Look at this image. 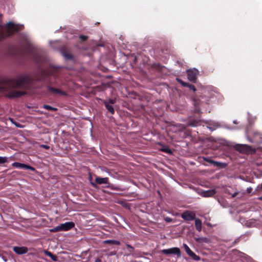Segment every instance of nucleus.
<instances>
[{
	"instance_id": "35",
	"label": "nucleus",
	"mask_w": 262,
	"mask_h": 262,
	"mask_svg": "<svg viewBox=\"0 0 262 262\" xmlns=\"http://www.w3.org/2000/svg\"><path fill=\"white\" fill-rule=\"evenodd\" d=\"M226 192L228 193H229L230 194H231L232 198H234L238 194V191L234 192L233 193H230V191H229V190L228 189H227Z\"/></svg>"
},
{
	"instance_id": "4",
	"label": "nucleus",
	"mask_w": 262,
	"mask_h": 262,
	"mask_svg": "<svg viewBox=\"0 0 262 262\" xmlns=\"http://www.w3.org/2000/svg\"><path fill=\"white\" fill-rule=\"evenodd\" d=\"M186 73L188 80L193 83H195L199 74V71L196 69L193 68L187 70Z\"/></svg>"
},
{
	"instance_id": "49",
	"label": "nucleus",
	"mask_w": 262,
	"mask_h": 262,
	"mask_svg": "<svg viewBox=\"0 0 262 262\" xmlns=\"http://www.w3.org/2000/svg\"><path fill=\"white\" fill-rule=\"evenodd\" d=\"M233 123H235V124H236V121H233Z\"/></svg>"
},
{
	"instance_id": "19",
	"label": "nucleus",
	"mask_w": 262,
	"mask_h": 262,
	"mask_svg": "<svg viewBox=\"0 0 262 262\" xmlns=\"http://www.w3.org/2000/svg\"><path fill=\"white\" fill-rule=\"evenodd\" d=\"M250 146L246 145H241L238 144L236 145V149L241 152L243 151L247 148H249Z\"/></svg>"
},
{
	"instance_id": "34",
	"label": "nucleus",
	"mask_w": 262,
	"mask_h": 262,
	"mask_svg": "<svg viewBox=\"0 0 262 262\" xmlns=\"http://www.w3.org/2000/svg\"><path fill=\"white\" fill-rule=\"evenodd\" d=\"M79 38L81 41H84L88 38V36L83 35H80L79 36Z\"/></svg>"
},
{
	"instance_id": "14",
	"label": "nucleus",
	"mask_w": 262,
	"mask_h": 262,
	"mask_svg": "<svg viewBox=\"0 0 262 262\" xmlns=\"http://www.w3.org/2000/svg\"><path fill=\"white\" fill-rule=\"evenodd\" d=\"M194 220L196 229L200 232L202 230V221L198 218H195Z\"/></svg>"
},
{
	"instance_id": "40",
	"label": "nucleus",
	"mask_w": 262,
	"mask_h": 262,
	"mask_svg": "<svg viewBox=\"0 0 262 262\" xmlns=\"http://www.w3.org/2000/svg\"><path fill=\"white\" fill-rule=\"evenodd\" d=\"M252 191V187H248V188H247V193H251Z\"/></svg>"
},
{
	"instance_id": "17",
	"label": "nucleus",
	"mask_w": 262,
	"mask_h": 262,
	"mask_svg": "<svg viewBox=\"0 0 262 262\" xmlns=\"http://www.w3.org/2000/svg\"><path fill=\"white\" fill-rule=\"evenodd\" d=\"M104 244H109L111 245H120V242L118 241L113 240V239H107L105 240L103 242Z\"/></svg>"
},
{
	"instance_id": "24",
	"label": "nucleus",
	"mask_w": 262,
	"mask_h": 262,
	"mask_svg": "<svg viewBox=\"0 0 262 262\" xmlns=\"http://www.w3.org/2000/svg\"><path fill=\"white\" fill-rule=\"evenodd\" d=\"M220 125L219 123H215L214 124V126H207V128L210 129L211 131L214 130L216 128L219 127Z\"/></svg>"
},
{
	"instance_id": "33",
	"label": "nucleus",
	"mask_w": 262,
	"mask_h": 262,
	"mask_svg": "<svg viewBox=\"0 0 262 262\" xmlns=\"http://www.w3.org/2000/svg\"><path fill=\"white\" fill-rule=\"evenodd\" d=\"M202 92H201V95H200V97L202 99L206 97V93H208L207 91L206 90H202Z\"/></svg>"
},
{
	"instance_id": "8",
	"label": "nucleus",
	"mask_w": 262,
	"mask_h": 262,
	"mask_svg": "<svg viewBox=\"0 0 262 262\" xmlns=\"http://www.w3.org/2000/svg\"><path fill=\"white\" fill-rule=\"evenodd\" d=\"M47 89L49 91L51 92L52 94H59L63 96H66L67 95L64 91H61L60 89L53 88L50 86H47Z\"/></svg>"
},
{
	"instance_id": "23",
	"label": "nucleus",
	"mask_w": 262,
	"mask_h": 262,
	"mask_svg": "<svg viewBox=\"0 0 262 262\" xmlns=\"http://www.w3.org/2000/svg\"><path fill=\"white\" fill-rule=\"evenodd\" d=\"M43 108L47 110H50V111H56L57 110V108L53 107L50 105H46V104L43 105Z\"/></svg>"
},
{
	"instance_id": "2",
	"label": "nucleus",
	"mask_w": 262,
	"mask_h": 262,
	"mask_svg": "<svg viewBox=\"0 0 262 262\" xmlns=\"http://www.w3.org/2000/svg\"><path fill=\"white\" fill-rule=\"evenodd\" d=\"M23 28V25L15 24L11 21H9L4 28H0V41L4 39L7 36H11L15 32L18 31Z\"/></svg>"
},
{
	"instance_id": "30",
	"label": "nucleus",
	"mask_w": 262,
	"mask_h": 262,
	"mask_svg": "<svg viewBox=\"0 0 262 262\" xmlns=\"http://www.w3.org/2000/svg\"><path fill=\"white\" fill-rule=\"evenodd\" d=\"M7 162V157H0V164L5 163Z\"/></svg>"
},
{
	"instance_id": "16",
	"label": "nucleus",
	"mask_w": 262,
	"mask_h": 262,
	"mask_svg": "<svg viewBox=\"0 0 262 262\" xmlns=\"http://www.w3.org/2000/svg\"><path fill=\"white\" fill-rule=\"evenodd\" d=\"M45 253L47 256L50 257L53 261H56L58 260L57 256L56 255L53 254L51 252L45 251Z\"/></svg>"
},
{
	"instance_id": "7",
	"label": "nucleus",
	"mask_w": 262,
	"mask_h": 262,
	"mask_svg": "<svg viewBox=\"0 0 262 262\" xmlns=\"http://www.w3.org/2000/svg\"><path fill=\"white\" fill-rule=\"evenodd\" d=\"M183 247L186 253L194 260L198 261L200 260V257L196 255L186 244H183Z\"/></svg>"
},
{
	"instance_id": "41",
	"label": "nucleus",
	"mask_w": 262,
	"mask_h": 262,
	"mask_svg": "<svg viewBox=\"0 0 262 262\" xmlns=\"http://www.w3.org/2000/svg\"><path fill=\"white\" fill-rule=\"evenodd\" d=\"M0 257H2V258L3 259V260L5 262L7 261V258L6 257H5V256H3L2 255H1V254H0Z\"/></svg>"
},
{
	"instance_id": "42",
	"label": "nucleus",
	"mask_w": 262,
	"mask_h": 262,
	"mask_svg": "<svg viewBox=\"0 0 262 262\" xmlns=\"http://www.w3.org/2000/svg\"><path fill=\"white\" fill-rule=\"evenodd\" d=\"M91 185H92L93 187H96V184L95 183H94V182H91Z\"/></svg>"
},
{
	"instance_id": "1",
	"label": "nucleus",
	"mask_w": 262,
	"mask_h": 262,
	"mask_svg": "<svg viewBox=\"0 0 262 262\" xmlns=\"http://www.w3.org/2000/svg\"><path fill=\"white\" fill-rule=\"evenodd\" d=\"M30 82L29 78L26 76H21L15 79L1 78L0 92H6V96L9 98H19L26 95V92L16 91L15 89H27Z\"/></svg>"
},
{
	"instance_id": "6",
	"label": "nucleus",
	"mask_w": 262,
	"mask_h": 262,
	"mask_svg": "<svg viewBox=\"0 0 262 262\" xmlns=\"http://www.w3.org/2000/svg\"><path fill=\"white\" fill-rule=\"evenodd\" d=\"M181 217L186 221H190L195 219V214L193 212L185 211L181 214Z\"/></svg>"
},
{
	"instance_id": "13",
	"label": "nucleus",
	"mask_w": 262,
	"mask_h": 262,
	"mask_svg": "<svg viewBox=\"0 0 262 262\" xmlns=\"http://www.w3.org/2000/svg\"><path fill=\"white\" fill-rule=\"evenodd\" d=\"M194 239L199 243H209L210 242L209 239L206 237H194Z\"/></svg>"
},
{
	"instance_id": "18",
	"label": "nucleus",
	"mask_w": 262,
	"mask_h": 262,
	"mask_svg": "<svg viewBox=\"0 0 262 262\" xmlns=\"http://www.w3.org/2000/svg\"><path fill=\"white\" fill-rule=\"evenodd\" d=\"M27 164L24 163H20L18 162H14L12 164V166L17 167L18 168L25 169H26Z\"/></svg>"
},
{
	"instance_id": "29",
	"label": "nucleus",
	"mask_w": 262,
	"mask_h": 262,
	"mask_svg": "<svg viewBox=\"0 0 262 262\" xmlns=\"http://www.w3.org/2000/svg\"><path fill=\"white\" fill-rule=\"evenodd\" d=\"M117 203L121 205L122 206L125 207H127L128 206L127 204L125 201H124L123 200L118 201L117 202Z\"/></svg>"
},
{
	"instance_id": "5",
	"label": "nucleus",
	"mask_w": 262,
	"mask_h": 262,
	"mask_svg": "<svg viewBox=\"0 0 262 262\" xmlns=\"http://www.w3.org/2000/svg\"><path fill=\"white\" fill-rule=\"evenodd\" d=\"M161 252L165 255L175 254L178 257L181 256V250L178 247H173L161 250Z\"/></svg>"
},
{
	"instance_id": "26",
	"label": "nucleus",
	"mask_w": 262,
	"mask_h": 262,
	"mask_svg": "<svg viewBox=\"0 0 262 262\" xmlns=\"http://www.w3.org/2000/svg\"><path fill=\"white\" fill-rule=\"evenodd\" d=\"M105 187L107 188H110L112 190H120V189L118 187L115 186L110 183L108 185H106Z\"/></svg>"
},
{
	"instance_id": "22",
	"label": "nucleus",
	"mask_w": 262,
	"mask_h": 262,
	"mask_svg": "<svg viewBox=\"0 0 262 262\" xmlns=\"http://www.w3.org/2000/svg\"><path fill=\"white\" fill-rule=\"evenodd\" d=\"M161 150L167 154H172V151L171 150V149L167 146H164V147L162 148Z\"/></svg>"
},
{
	"instance_id": "46",
	"label": "nucleus",
	"mask_w": 262,
	"mask_h": 262,
	"mask_svg": "<svg viewBox=\"0 0 262 262\" xmlns=\"http://www.w3.org/2000/svg\"><path fill=\"white\" fill-rule=\"evenodd\" d=\"M34 60H35L36 62H38V59H37L34 58Z\"/></svg>"
},
{
	"instance_id": "28",
	"label": "nucleus",
	"mask_w": 262,
	"mask_h": 262,
	"mask_svg": "<svg viewBox=\"0 0 262 262\" xmlns=\"http://www.w3.org/2000/svg\"><path fill=\"white\" fill-rule=\"evenodd\" d=\"M202 158L204 161H205L210 164H213L214 161L213 160H211L210 158L203 157Z\"/></svg>"
},
{
	"instance_id": "36",
	"label": "nucleus",
	"mask_w": 262,
	"mask_h": 262,
	"mask_svg": "<svg viewBox=\"0 0 262 262\" xmlns=\"http://www.w3.org/2000/svg\"><path fill=\"white\" fill-rule=\"evenodd\" d=\"M107 102H108V104H114L116 102V99H109L107 100Z\"/></svg>"
},
{
	"instance_id": "11",
	"label": "nucleus",
	"mask_w": 262,
	"mask_h": 262,
	"mask_svg": "<svg viewBox=\"0 0 262 262\" xmlns=\"http://www.w3.org/2000/svg\"><path fill=\"white\" fill-rule=\"evenodd\" d=\"M215 193L216 191L215 190L210 189L203 191L201 193V195L204 197H209L213 195Z\"/></svg>"
},
{
	"instance_id": "45",
	"label": "nucleus",
	"mask_w": 262,
	"mask_h": 262,
	"mask_svg": "<svg viewBox=\"0 0 262 262\" xmlns=\"http://www.w3.org/2000/svg\"><path fill=\"white\" fill-rule=\"evenodd\" d=\"M258 199H259V200L262 201V196H260V197H259V198H258Z\"/></svg>"
},
{
	"instance_id": "10",
	"label": "nucleus",
	"mask_w": 262,
	"mask_h": 262,
	"mask_svg": "<svg viewBox=\"0 0 262 262\" xmlns=\"http://www.w3.org/2000/svg\"><path fill=\"white\" fill-rule=\"evenodd\" d=\"M95 182L97 184H104L106 185H108L110 183L108 182V178H101L97 177L95 179Z\"/></svg>"
},
{
	"instance_id": "43",
	"label": "nucleus",
	"mask_w": 262,
	"mask_h": 262,
	"mask_svg": "<svg viewBox=\"0 0 262 262\" xmlns=\"http://www.w3.org/2000/svg\"><path fill=\"white\" fill-rule=\"evenodd\" d=\"M95 262H101V260L99 259V258H97L96 260H95Z\"/></svg>"
},
{
	"instance_id": "37",
	"label": "nucleus",
	"mask_w": 262,
	"mask_h": 262,
	"mask_svg": "<svg viewBox=\"0 0 262 262\" xmlns=\"http://www.w3.org/2000/svg\"><path fill=\"white\" fill-rule=\"evenodd\" d=\"M26 169H29L32 171H35L36 170L35 168L33 167H32L29 165H26Z\"/></svg>"
},
{
	"instance_id": "38",
	"label": "nucleus",
	"mask_w": 262,
	"mask_h": 262,
	"mask_svg": "<svg viewBox=\"0 0 262 262\" xmlns=\"http://www.w3.org/2000/svg\"><path fill=\"white\" fill-rule=\"evenodd\" d=\"M40 146L43 148L46 149H49L50 148V146L47 145H46V144H41V145H40Z\"/></svg>"
},
{
	"instance_id": "20",
	"label": "nucleus",
	"mask_w": 262,
	"mask_h": 262,
	"mask_svg": "<svg viewBox=\"0 0 262 262\" xmlns=\"http://www.w3.org/2000/svg\"><path fill=\"white\" fill-rule=\"evenodd\" d=\"M193 104H194L195 107L196 108V109H197V108L199 107V106L202 101L200 100L199 98H198L196 97H194L193 99Z\"/></svg>"
},
{
	"instance_id": "39",
	"label": "nucleus",
	"mask_w": 262,
	"mask_h": 262,
	"mask_svg": "<svg viewBox=\"0 0 262 262\" xmlns=\"http://www.w3.org/2000/svg\"><path fill=\"white\" fill-rule=\"evenodd\" d=\"M165 221L167 223H170L172 222V220L170 217H166V218H165Z\"/></svg>"
},
{
	"instance_id": "44",
	"label": "nucleus",
	"mask_w": 262,
	"mask_h": 262,
	"mask_svg": "<svg viewBox=\"0 0 262 262\" xmlns=\"http://www.w3.org/2000/svg\"><path fill=\"white\" fill-rule=\"evenodd\" d=\"M14 124L17 127H20V125L19 124H17L16 123H14Z\"/></svg>"
},
{
	"instance_id": "25",
	"label": "nucleus",
	"mask_w": 262,
	"mask_h": 262,
	"mask_svg": "<svg viewBox=\"0 0 262 262\" xmlns=\"http://www.w3.org/2000/svg\"><path fill=\"white\" fill-rule=\"evenodd\" d=\"M185 87L188 88L190 90H192L193 92H195L196 91V88H195V86L193 85L190 84L189 83H187V85H186L185 86Z\"/></svg>"
},
{
	"instance_id": "31",
	"label": "nucleus",
	"mask_w": 262,
	"mask_h": 262,
	"mask_svg": "<svg viewBox=\"0 0 262 262\" xmlns=\"http://www.w3.org/2000/svg\"><path fill=\"white\" fill-rule=\"evenodd\" d=\"M176 80L179 83H180L182 85H183L184 87L186 85H187V82L183 81L182 79L179 78H177Z\"/></svg>"
},
{
	"instance_id": "27",
	"label": "nucleus",
	"mask_w": 262,
	"mask_h": 262,
	"mask_svg": "<svg viewBox=\"0 0 262 262\" xmlns=\"http://www.w3.org/2000/svg\"><path fill=\"white\" fill-rule=\"evenodd\" d=\"M198 123V121L196 120L190 121L188 122V125L190 126H195L197 125Z\"/></svg>"
},
{
	"instance_id": "3",
	"label": "nucleus",
	"mask_w": 262,
	"mask_h": 262,
	"mask_svg": "<svg viewBox=\"0 0 262 262\" xmlns=\"http://www.w3.org/2000/svg\"><path fill=\"white\" fill-rule=\"evenodd\" d=\"M75 224L73 222H66L51 229L50 231L52 232H56L59 231H68L73 228Z\"/></svg>"
},
{
	"instance_id": "48",
	"label": "nucleus",
	"mask_w": 262,
	"mask_h": 262,
	"mask_svg": "<svg viewBox=\"0 0 262 262\" xmlns=\"http://www.w3.org/2000/svg\"><path fill=\"white\" fill-rule=\"evenodd\" d=\"M237 240L234 241V242H233V243H237Z\"/></svg>"
},
{
	"instance_id": "47",
	"label": "nucleus",
	"mask_w": 262,
	"mask_h": 262,
	"mask_svg": "<svg viewBox=\"0 0 262 262\" xmlns=\"http://www.w3.org/2000/svg\"><path fill=\"white\" fill-rule=\"evenodd\" d=\"M208 101V99H207L205 100V101L206 102V103H207Z\"/></svg>"
},
{
	"instance_id": "9",
	"label": "nucleus",
	"mask_w": 262,
	"mask_h": 262,
	"mask_svg": "<svg viewBox=\"0 0 262 262\" xmlns=\"http://www.w3.org/2000/svg\"><path fill=\"white\" fill-rule=\"evenodd\" d=\"M13 251L18 254H24L28 252V248L26 247L14 246L13 248Z\"/></svg>"
},
{
	"instance_id": "15",
	"label": "nucleus",
	"mask_w": 262,
	"mask_h": 262,
	"mask_svg": "<svg viewBox=\"0 0 262 262\" xmlns=\"http://www.w3.org/2000/svg\"><path fill=\"white\" fill-rule=\"evenodd\" d=\"M61 53L66 60H72L73 59L72 55L67 53L66 51L61 50Z\"/></svg>"
},
{
	"instance_id": "32",
	"label": "nucleus",
	"mask_w": 262,
	"mask_h": 262,
	"mask_svg": "<svg viewBox=\"0 0 262 262\" xmlns=\"http://www.w3.org/2000/svg\"><path fill=\"white\" fill-rule=\"evenodd\" d=\"M126 246L128 250L130 252V253H133V252L134 250V248L129 244H126Z\"/></svg>"
},
{
	"instance_id": "12",
	"label": "nucleus",
	"mask_w": 262,
	"mask_h": 262,
	"mask_svg": "<svg viewBox=\"0 0 262 262\" xmlns=\"http://www.w3.org/2000/svg\"><path fill=\"white\" fill-rule=\"evenodd\" d=\"M103 104L108 112H110L112 115L115 113L114 107L111 105L109 104L108 102H107L106 100L103 101Z\"/></svg>"
},
{
	"instance_id": "21",
	"label": "nucleus",
	"mask_w": 262,
	"mask_h": 262,
	"mask_svg": "<svg viewBox=\"0 0 262 262\" xmlns=\"http://www.w3.org/2000/svg\"><path fill=\"white\" fill-rule=\"evenodd\" d=\"M213 165L217 167L225 168L227 164L224 163L214 161L213 163Z\"/></svg>"
}]
</instances>
